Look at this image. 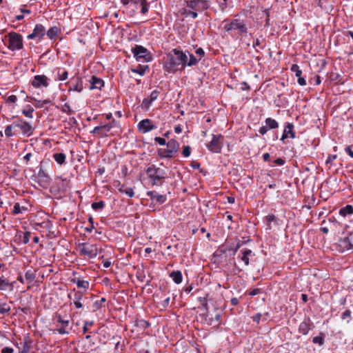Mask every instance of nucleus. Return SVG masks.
Instances as JSON below:
<instances>
[{
    "label": "nucleus",
    "mask_w": 353,
    "mask_h": 353,
    "mask_svg": "<svg viewBox=\"0 0 353 353\" xmlns=\"http://www.w3.org/2000/svg\"><path fill=\"white\" fill-rule=\"evenodd\" d=\"M187 55L181 50L174 48L166 54L163 69L168 73L183 70L186 66Z\"/></svg>",
    "instance_id": "nucleus-1"
},
{
    "label": "nucleus",
    "mask_w": 353,
    "mask_h": 353,
    "mask_svg": "<svg viewBox=\"0 0 353 353\" xmlns=\"http://www.w3.org/2000/svg\"><path fill=\"white\" fill-rule=\"evenodd\" d=\"M145 172L152 186H161L167 178V172L154 164L149 165Z\"/></svg>",
    "instance_id": "nucleus-2"
},
{
    "label": "nucleus",
    "mask_w": 353,
    "mask_h": 353,
    "mask_svg": "<svg viewBox=\"0 0 353 353\" xmlns=\"http://www.w3.org/2000/svg\"><path fill=\"white\" fill-rule=\"evenodd\" d=\"M224 30L232 34L233 32L238 35H242L248 32V28L244 19H233L225 20Z\"/></svg>",
    "instance_id": "nucleus-3"
},
{
    "label": "nucleus",
    "mask_w": 353,
    "mask_h": 353,
    "mask_svg": "<svg viewBox=\"0 0 353 353\" xmlns=\"http://www.w3.org/2000/svg\"><path fill=\"white\" fill-rule=\"evenodd\" d=\"M3 42L8 48L12 51L20 50L23 48V37L16 32H10L5 35Z\"/></svg>",
    "instance_id": "nucleus-4"
},
{
    "label": "nucleus",
    "mask_w": 353,
    "mask_h": 353,
    "mask_svg": "<svg viewBox=\"0 0 353 353\" xmlns=\"http://www.w3.org/2000/svg\"><path fill=\"white\" fill-rule=\"evenodd\" d=\"M54 324L56 325V328L52 330L53 334H68L70 328V320L63 319L59 313H55L52 319Z\"/></svg>",
    "instance_id": "nucleus-5"
},
{
    "label": "nucleus",
    "mask_w": 353,
    "mask_h": 353,
    "mask_svg": "<svg viewBox=\"0 0 353 353\" xmlns=\"http://www.w3.org/2000/svg\"><path fill=\"white\" fill-rule=\"evenodd\" d=\"M78 248L80 254L88 259L96 257L99 253V248L96 244L81 243L79 244Z\"/></svg>",
    "instance_id": "nucleus-6"
},
{
    "label": "nucleus",
    "mask_w": 353,
    "mask_h": 353,
    "mask_svg": "<svg viewBox=\"0 0 353 353\" xmlns=\"http://www.w3.org/2000/svg\"><path fill=\"white\" fill-rule=\"evenodd\" d=\"M13 122L19 134H21L23 136L29 137L33 134L34 128L29 122L21 118H19Z\"/></svg>",
    "instance_id": "nucleus-7"
},
{
    "label": "nucleus",
    "mask_w": 353,
    "mask_h": 353,
    "mask_svg": "<svg viewBox=\"0 0 353 353\" xmlns=\"http://www.w3.org/2000/svg\"><path fill=\"white\" fill-rule=\"evenodd\" d=\"M131 51L137 61L143 60L146 62H150L152 59L150 52L142 46L135 45V46L132 48Z\"/></svg>",
    "instance_id": "nucleus-8"
},
{
    "label": "nucleus",
    "mask_w": 353,
    "mask_h": 353,
    "mask_svg": "<svg viewBox=\"0 0 353 353\" xmlns=\"http://www.w3.org/2000/svg\"><path fill=\"white\" fill-rule=\"evenodd\" d=\"M224 138L221 134H212V139L207 145V148L213 153L221 151Z\"/></svg>",
    "instance_id": "nucleus-9"
},
{
    "label": "nucleus",
    "mask_w": 353,
    "mask_h": 353,
    "mask_svg": "<svg viewBox=\"0 0 353 353\" xmlns=\"http://www.w3.org/2000/svg\"><path fill=\"white\" fill-rule=\"evenodd\" d=\"M84 297V292L81 290L74 288L70 293L68 294V298L72 301L75 308L81 309L83 307V303L81 302Z\"/></svg>",
    "instance_id": "nucleus-10"
},
{
    "label": "nucleus",
    "mask_w": 353,
    "mask_h": 353,
    "mask_svg": "<svg viewBox=\"0 0 353 353\" xmlns=\"http://www.w3.org/2000/svg\"><path fill=\"white\" fill-rule=\"evenodd\" d=\"M66 85L68 88V91H74L80 93L83 90V79L78 74H75L67 82Z\"/></svg>",
    "instance_id": "nucleus-11"
},
{
    "label": "nucleus",
    "mask_w": 353,
    "mask_h": 353,
    "mask_svg": "<svg viewBox=\"0 0 353 353\" xmlns=\"http://www.w3.org/2000/svg\"><path fill=\"white\" fill-rule=\"evenodd\" d=\"M115 120L112 119L109 123L96 126L91 131V133L99 134L101 137H108V132L115 126Z\"/></svg>",
    "instance_id": "nucleus-12"
},
{
    "label": "nucleus",
    "mask_w": 353,
    "mask_h": 353,
    "mask_svg": "<svg viewBox=\"0 0 353 353\" xmlns=\"http://www.w3.org/2000/svg\"><path fill=\"white\" fill-rule=\"evenodd\" d=\"M157 128L153 121L149 119H144L137 124V129L139 132L145 134Z\"/></svg>",
    "instance_id": "nucleus-13"
},
{
    "label": "nucleus",
    "mask_w": 353,
    "mask_h": 353,
    "mask_svg": "<svg viewBox=\"0 0 353 353\" xmlns=\"http://www.w3.org/2000/svg\"><path fill=\"white\" fill-rule=\"evenodd\" d=\"M45 34V27L42 24L38 23L35 25L33 32L28 34L27 38L28 39H37L38 41H40L43 39Z\"/></svg>",
    "instance_id": "nucleus-14"
},
{
    "label": "nucleus",
    "mask_w": 353,
    "mask_h": 353,
    "mask_svg": "<svg viewBox=\"0 0 353 353\" xmlns=\"http://www.w3.org/2000/svg\"><path fill=\"white\" fill-rule=\"evenodd\" d=\"M187 6L194 10H205L209 8V5L206 0H191L188 1Z\"/></svg>",
    "instance_id": "nucleus-15"
},
{
    "label": "nucleus",
    "mask_w": 353,
    "mask_h": 353,
    "mask_svg": "<svg viewBox=\"0 0 353 353\" xmlns=\"http://www.w3.org/2000/svg\"><path fill=\"white\" fill-rule=\"evenodd\" d=\"M159 94V90H154L148 97L143 99L141 104V108L144 110H148L152 103L157 99Z\"/></svg>",
    "instance_id": "nucleus-16"
},
{
    "label": "nucleus",
    "mask_w": 353,
    "mask_h": 353,
    "mask_svg": "<svg viewBox=\"0 0 353 353\" xmlns=\"http://www.w3.org/2000/svg\"><path fill=\"white\" fill-rule=\"evenodd\" d=\"M48 80V77L44 74L35 75L31 81V85L35 88H39L41 86L46 88L49 85Z\"/></svg>",
    "instance_id": "nucleus-17"
},
{
    "label": "nucleus",
    "mask_w": 353,
    "mask_h": 353,
    "mask_svg": "<svg viewBox=\"0 0 353 353\" xmlns=\"http://www.w3.org/2000/svg\"><path fill=\"white\" fill-rule=\"evenodd\" d=\"M112 185L115 188H117L119 190V192L125 194L130 198L134 196V192L133 189L132 188L126 187L125 185L122 184L120 181H114Z\"/></svg>",
    "instance_id": "nucleus-18"
},
{
    "label": "nucleus",
    "mask_w": 353,
    "mask_h": 353,
    "mask_svg": "<svg viewBox=\"0 0 353 353\" xmlns=\"http://www.w3.org/2000/svg\"><path fill=\"white\" fill-rule=\"evenodd\" d=\"M52 74L54 81H63L66 80L68 77V71L65 68L62 67L55 68L52 71Z\"/></svg>",
    "instance_id": "nucleus-19"
},
{
    "label": "nucleus",
    "mask_w": 353,
    "mask_h": 353,
    "mask_svg": "<svg viewBox=\"0 0 353 353\" xmlns=\"http://www.w3.org/2000/svg\"><path fill=\"white\" fill-rule=\"evenodd\" d=\"M294 124L292 123H286L284 126V130L281 138V141H284V140L288 137L295 139L296 132L294 130Z\"/></svg>",
    "instance_id": "nucleus-20"
},
{
    "label": "nucleus",
    "mask_w": 353,
    "mask_h": 353,
    "mask_svg": "<svg viewBox=\"0 0 353 353\" xmlns=\"http://www.w3.org/2000/svg\"><path fill=\"white\" fill-rule=\"evenodd\" d=\"M37 178L39 183L43 188H47L50 183L51 179L50 176L42 168H39Z\"/></svg>",
    "instance_id": "nucleus-21"
},
{
    "label": "nucleus",
    "mask_w": 353,
    "mask_h": 353,
    "mask_svg": "<svg viewBox=\"0 0 353 353\" xmlns=\"http://www.w3.org/2000/svg\"><path fill=\"white\" fill-rule=\"evenodd\" d=\"M339 245L342 252L353 248V230L347 237L339 241Z\"/></svg>",
    "instance_id": "nucleus-22"
},
{
    "label": "nucleus",
    "mask_w": 353,
    "mask_h": 353,
    "mask_svg": "<svg viewBox=\"0 0 353 353\" xmlns=\"http://www.w3.org/2000/svg\"><path fill=\"white\" fill-rule=\"evenodd\" d=\"M15 283V281H10V280L4 276H0V291H13Z\"/></svg>",
    "instance_id": "nucleus-23"
},
{
    "label": "nucleus",
    "mask_w": 353,
    "mask_h": 353,
    "mask_svg": "<svg viewBox=\"0 0 353 353\" xmlns=\"http://www.w3.org/2000/svg\"><path fill=\"white\" fill-rule=\"evenodd\" d=\"M314 327V324L310 318L305 319L304 321L299 325V332L303 335H306Z\"/></svg>",
    "instance_id": "nucleus-24"
},
{
    "label": "nucleus",
    "mask_w": 353,
    "mask_h": 353,
    "mask_svg": "<svg viewBox=\"0 0 353 353\" xmlns=\"http://www.w3.org/2000/svg\"><path fill=\"white\" fill-rule=\"evenodd\" d=\"M146 195L150 197L152 201H155L157 203L163 204L166 200V196L160 194L156 191H148L146 192Z\"/></svg>",
    "instance_id": "nucleus-25"
},
{
    "label": "nucleus",
    "mask_w": 353,
    "mask_h": 353,
    "mask_svg": "<svg viewBox=\"0 0 353 353\" xmlns=\"http://www.w3.org/2000/svg\"><path fill=\"white\" fill-rule=\"evenodd\" d=\"M90 83V89H98L101 90V88L104 86V81L102 79L99 78L94 75L92 76L89 80Z\"/></svg>",
    "instance_id": "nucleus-26"
},
{
    "label": "nucleus",
    "mask_w": 353,
    "mask_h": 353,
    "mask_svg": "<svg viewBox=\"0 0 353 353\" xmlns=\"http://www.w3.org/2000/svg\"><path fill=\"white\" fill-rule=\"evenodd\" d=\"M72 283L77 285L78 288L83 289V292H85L90 287V283L88 281L81 279V278L74 277L70 280Z\"/></svg>",
    "instance_id": "nucleus-27"
},
{
    "label": "nucleus",
    "mask_w": 353,
    "mask_h": 353,
    "mask_svg": "<svg viewBox=\"0 0 353 353\" xmlns=\"http://www.w3.org/2000/svg\"><path fill=\"white\" fill-rule=\"evenodd\" d=\"M240 253L238 258L244 263L245 265H248L250 263L248 256L252 254V251L250 249H244L241 250Z\"/></svg>",
    "instance_id": "nucleus-28"
},
{
    "label": "nucleus",
    "mask_w": 353,
    "mask_h": 353,
    "mask_svg": "<svg viewBox=\"0 0 353 353\" xmlns=\"http://www.w3.org/2000/svg\"><path fill=\"white\" fill-rule=\"evenodd\" d=\"M4 132L8 138L19 135L17 130L15 129L14 122L6 127Z\"/></svg>",
    "instance_id": "nucleus-29"
},
{
    "label": "nucleus",
    "mask_w": 353,
    "mask_h": 353,
    "mask_svg": "<svg viewBox=\"0 0 353 353\" xmlns=\"http://www.w3.org/2000/svg\"><path fill=\"white\" fill-rule=\"evenodd\" d=\"M61 32V30L59 27L58 26H53V27H51L47 32H46V34L48 36V37L52 40L54 39H55L57 37H58Z\"/></svg>",
    "instance_id": "nucleus-30"
},
{
    "label": "nucleus",
    "mask_w": 353,
    "mask_h": 353,
    "mask_svg": "<svg viewBox=\"0 0 353 353\" xmlns=\"http://www.w3.org/2000/svg\"><path fill=\"white\" fill-rule=\"evenodd\" d=\"M36 278V271L34 270H28L25 273V279L28 284V289L30 288V285Z\"/></svg>",
    "instance_id": "nucleus-31"
},
{
    "label": "nucleus",
    "mask_w": 353,
    "mask_h": 353,
    "mask_svg": "<svg viewBox=\"0 0 353 353\" xmlns=\"http://www.w3.org/2000/svg\"><path fill=\"white\" fill-rule=\"evenodd\" d=\"M170 277L172 278L173 281L176 283L179 284L182 282L183 280V276L182 273L179 270L172 271L170 273Z\"/></svg>",
    "instance_id": "nucleus-32"
},
{
    "label": "nucleus",
    "mask_w": 353,
    "mask_h": 353,
    "mask_svg": "<svg viewBox=\"0 0 353 353\" xmlns=\"http://www.w3.org/2000/svg\"><path fill=\"white\" fill-rule=\"evenodd\" d=\"M54 160L59 165H63L65 163L66 155L64 153H54L52 155Z\"/></svg>",
    "instance_id": "nucleus-33"
},
{
    "label": "nucleus",
    "mask_w": 353,
    "mask_h": 353,
    "mask_svg": "<svg viewBox=\"0 0 353 353\" xmlns=\"http://www.w3.org/2000/svg\"><path fill=\"white\" fill-rule=\"evenodd\" d=\"M57 183L59 186L57 190L58 192H65L66 186L68 185V181L66 179L58 177L57 179Z\"/></svg>",
    "instance_id": "nucleus-34"
},
{
    "label": "nucleus",
    "mask_w": 353,
    "mask_h": 353,
    "mask_svg": "<svg viewBox=\"0 0 353 353\" xmlns=\"http://www.w3.org/2000/svg\"><path fill=\"white\" fill-rule=\"evenodd\" d=\"M28 211V208L26 206H21L19 203H15L13 207L12 213L14 215L23 214Z\"/></svg>",
    "instance_id": "nucleus-35"
},
{
    "label": "nucleus",
    "mask_w": 353,
    "mask_h": 353,
    "mask_svg": "<svg viewBox=\"0 0 353 353\" xmlns=\"http://www.w3.org/2000/svg\"><path fill=\"white\" fill-rule=\"evenodd\" d=\"M149 70L148 65H138L137 68H132L131 71L134 73L139 74L141 76H143L146 71Z\"/></svg>",
    "instance_id": "nucleus-36"
},
{
    "label": "nucleus",
    "mask_w": 353,
    "mask_h": 353,
    "mask_svg": "<svg viewBox=\"0 0 353 353\" xmlns=\"http://www.w3.org/2000/svg\"><path fill=\"white\" fill-rule=\"evenodd\" d=\"M265 125L269 130L276 129L279 128V123L274 119L270 117L265 119Z\"/></svg>",
    "instance_id": "nucleus-37"
},
{
    "label": "nucleus",
    "mask_w": 353,
    "mask_h": 353,
    "mask_svg": "<svg viewBox=\"0 0 353 353\" xmlns=\"http://www.w3.org/2000/svg\"><path fill=\"white\" fill-rule=\"evenodd\" d=\"M30 99L34 101V105L37 108H41L45 105L50 104L52 103V101L50 99H47L41 101V100H37L35 98L30 97Z\"/></svg>",
    "instance_id": "nucleus-38"
},
{
    "label": "nucleus",
    "mask_w": 353,
    "mask_h": 353,
    "mask_svg": "<svg viewBox=\"0 0 353 353\" xmlns=\"http://www.w3.org/2000/svg\"><path fill=\"white\" fill-rule=\"evenodd\" d=\"M167 146L169 149H170L174 153H176L179 148V143L175 139H171L167 143Z\"/></svg>",
    "instance_id": "nucleus-39"
},
{
    "label": "nucleus",
    "mask_w": 353,
    "mask_h": 353,
    "mask_svg": "<svg viewBox=\"0 0 353 353\" xmlns=\"http://www.w3.org/2000/svg\"><path fill=\"white\" fill-rule=\"evenodd\" d=\"M105 301L106 299L104 297H102L101 299L94 301L92 305L93 312H96L102 307H104Z\"/></svg>",
    "instance_id": "nucleus-40"
},
{
    "label": "nucleus",
    "mask_w": 353,
    "mask_h": 353,
    "mask_svg": "<svg viewBox=\"0 0 353 353\" xmlns=\"http://www.w3.org/2000/svg\"><path fill=\"white\" fill-rule=\"evenodd\" d=\"M23 347L21 350V353H28L32 346V341L27 337L24 339L23 343Z\"/></svg>",
    "instance_id": "nucleus-41"
},
{
    "label": "nucleus",
    "mask_w": 353,
    "mask_h": 353,
    "mask_svg": "<svg viewBox=\"0 0 353 353\" xmlns=\"http://www.w3.org/2000/svg\"><path fill=\"white\" fill-rule=\"evenodd\" d=\"M353 214V207L350 205H347L346 206L342 208L339 210V214L345 216L347 215Z\"/></svg>",
    "instance_id": "nucleus-42"
},
{
    "label": "nucleus",
    "mask_w": 353,
    "mask_h": 353,
    "mask_svg": "<svg viewBox=\"0 0 353 353\" xmlns=\"http://www.w3.org/2000/svg\"><path fill=\"white\" fill-rule=\"evenodd\" d=\"M175 153H174L170 149L168 148L167 149L163 150L162 152H159V155L161 158H172L175 156Z\"/></svg>",
    "instance_id": "nucleus-43"
},
{
    "label": "nucleus",
    "mask_w": 353,
    "mask_h": 353,
    "mask_svg": "<svg viewBox=\"0 0 353 353\" xmlns=\"http://www.w3.org/2000/svg\"><path fill=\"white\" fill-rule=\"evenodd\" d=\"M34 109L30 105H27L26 109L22 110V114L28 118L32 119L33 117L32 113Z\"/></svg>",
    "instance_id": "nucleus-44"
},
{
    "label": "nucleus",
    "mask_w": 353,
    "mask_h": 353,
    "mask_svg": "<svg viewBox=\"0 0 353 353\" xmlns=\"http://www.w3.org/2000/svg\"><path fill=\"white\" fill-rule=\"evenodd\" d=\"M324 337L325 334L322 332L320 333L319 336H315L312 339V342L315 344H319L320 345H323L324 343Z\"/></svg>",
    "instance_id": "nucleus-45"
},
{
    "label": "nucleus",
    "mask_w": 353,
    "mask_h": 353,
    "mask_svg": "<svg viewBox=\"0 0 353 353\" xmlns=\"http://www.w3.org/2000/svg\"><path fill=\"white\" fill-rule=\"evenodd\" d=\"M291 71L294 72L295 76L296 77H300L302 74V70L300 69L299 66L297 64H293L291 66Z\"/></svg>",
    "instance_id": "nucleus-46"
},
{
    "label": "nucleus",
    "mask_w": 353,
    "mask_h": 353,
    "mask_svg": "<svg viewBox=\"0 0 353 353\" xmlns=\"http://www.w3.org/2000/svg\"><path fill=\"white\" fill-rule=\"evenodd\" d=\"M137 325L143 330H145L150 326V323L146 320L141 319L137 321Z\"/></svg>",
    "instance_id": "nucleus-47"
},
{
    "label": "nucleus",
    "mask_w": 353,
    "mask_h": 353,
    "mask_svg": "<svg viewBox=\"0 0 353 353\" xmlns=\"http://www.w3.org/2000/svg\"><path fill=\"white\" fill-rule=\"evenodd\" d=\"M104 202L101 201L99 202H94L92 203V208L94 210H101L104 208Z\"/></svg>",
    "instance_id": "nucleus-48"
},
{
    "label": "nucleus",
    "mask_w": 353,
    "mask_h": 353,
    "mask_svg": "<svg viewBox=\"0 0 353 353\" xmlns=\"http://www.w3.org/2000/svg\"><path fill=\"white\" fill-rule=\"evenodd\" d=\"M199 60L192 54H190L189 60L187 59L186 65L192 66L198 63Z\"/></svg>",
    "instance_id": "nucleus-49"
},
{
    "label": "nucleus",
    "mask_w": 353,
    "mask_h": 353,
    "mask_svg": "<svg viewBox=\"0 0 353 353\" xmlns=\"http://www.w3.org/2000/svg\"><path fill=\"white\" fill-rule=\"evenodd\" d=\"M61 112L66 113L69 115L73 113V110L71 109L70 106L68 103H65L61 108Z\"/></svg>",
    "instance_id": "nucleus-50"
},
{
    "label": "nucleus",
    "mask_w": 353,
    "mask_h": 353,
    "mask_svg": "<svg viewBox=\"0 0 353 353\" xmlns=\"http://www.w3.org/2000/svg\"><path fill=\"white\" fill-rule=\"evenodd\" d=\"M190 154H191V148L189 145H184L183 147L182 154L185 157H190Z\"/></svg>",
    "instance_id": "nucleus-51"
},
{
    "label": "nucleus",
    "mask_w": 353,
    "mask_h": 353,
    "mask_svg": "<svg viewBox=\"0 0 353 353\" xmlns=\"http://www.w3.org/2000/svg\"><path fill=\"white\" fill-rule=\"evenodd\" d=\"M265 219H266L267 222L268 223V228H270V229L271 228L270 223L271 222H276V221H277L276 217L274 214H269V215L266 216Z\"/></svg>",
    "instance_id": "nucleus-52"
},
{
    "label": "nucleus",
    "mask_w": 353,
    "mask_h": 353,
    "mask_svg": "<svg viewBox=\"0 0 353 353\" xmlns=\"http://www.w3.org/2000/svg\"><path fill=\"white\" fill-rule=\"evenodd\" d=\"M33 157V154L31 153V152H28L26 154H25L23 157V163L26 165H28V163L29 161L31 160V159Z\"/></svg>",
    "instance_id": "nucleus-53"
},
{
    "label": "nucleus",
    "mask_w": 353,
    "mask_h": 353,
    "mask_svg": "<svg viewBox=\"0 0 353 353\" xmlns=\"http://www.w3.org/2000/svg\"><path fill=\"white\" fill-rule=\"evenodd\" d=\"M30 232H26L23 233V235L22 237V242L23 244H27L30 241Z\"/></svg>",
    "instance_id": "nucleus-54"
},
{
    "label": "nucleus",
    "mask_w": 353,
    "mask_h": 353,
    "mask_svg": "<svg viewBox=\"0 0 353 353\" xmlns=\"http://www.w3.org/2000/svg\"><path fill=\"white\" fill-rule=\"evenodd\" d=\"M336 158H337L336 154H329L326 159L325 163L332 165L333 161L335 160Z\"/></svg>",
    "instance_id": "nucleus-55"
},
{
    "label": "nucleus",
    "mask_w": 353,
    "mask_h": 353,
    "mask_svg": "<svg viewBox=\"0 0 353 353\" xmlns=\"http://www.w3.org/2000/svg\"><path fill=\"white\" fill-rule=\"evenodd\" d=\"M17 101V97L14 94L10 95L6 100L7 103H14Z\"/></svg>",
    "instance_id": "nucleus-56"
},
{
    "label": "nucleus",
    "mask_w": 353,
    "mask_h": 353,
    "mask_svg": "<svg viewBox=\"0 0 353 353\" xmlns=\"http://www.w3.org/2000/svg\"><path fill=\"white\" fill-rule=\"evenodd\" d=\"M154 141L161 145H165L167 144L165 139L159 137H156Z\"/></svg>",
    "instance_id": "nucleus-57"
},
{
    "label": "nucleus",
    "mask_w": 353,
    "mask_h": 353,
    "mask_svg": "<svg viewBox=\"0 0 353 353\" xmlns=\"http://www.w3.org/2000/svg\"><path fill=\"white\" fill-rule=\"evenodd\" d=\"M261 292V290L259 288H254L250 290L249 295L254 296Z\"/></svg>",
    "instance_id": "nucleus-58"
},
{
    "label": "nucleus",
    "mask_w": 353,
    "mask_h": 353,
    "mask_svg": "<svg viewBox=\"0 0 353 353\" xmlns=\"http://www.w3.org/2000/svg\"><path fill=\"white\" fill-rule=\"evenodd\" d=\"M345 151L350 157L353 158V144L346 147Z\"/></svg>",
    "instance_id": "nucleus-59"
},
{
    "label": "nucleus",
    "mask_w": 353,
    "mask_h": 353,
    "mask_svg": "<svg viewBox=\"0 0 353 353\" xmlns=\"http://www.w3.org/2000/svg\"><path fill=\"white\" fill-rule=\"evenodd\" d=\"M93 325L92 321H85L84 323V326L83 327V333H86L88 332V326H92Z\"/></svg>",
    "instance_id": "nucleus-60"
},
{
    "label": "nucleus",
    "mask_w": 353,
    "mask_h": 353,
    "mask_svg": "<svg viewBox=\"0 0 353 353\" xmlns=\"http://www.w3.org/2000/svg\"><path fill=\"white\" fill-rule=\"evenodd\" d=\"M195 53L199 57V59H201L205 54L204 50L201 48H197Z\"/></svg>",
    "instance_id": "nucleus-61"
},
{
    "label": "nucleus",
    "mask_w": 353,
    "mask_h": 353,
    "mask_svg": "<svg viewBox=\"0 0 353 353\" xmlns=\"http://www.w3.org/2000/svg\"><path fill=\"white\" fill-rule=\"evenodd\" d=\"M170 297H168L166 299H165L161 303V305L163 307V308H166L168 307L169 304H170Z\"/></svg>",
    "instance_id": "nucleus-62"
},
{
    "label": "nucleus",
    "mask_w": 353,
    "mask_h": 353,
    "mask_svg": "<svg viewBox=\"0 0 353 353\" xmlns=\"http://www.w3.org/2000/svg\"><path fill=\"white\" fill-rule=\"evenodd\" d=\"M351 316V311L350 310H346L345 312H343L341 315L342 319H345L347 318L350 317Z\"/></svg>",
    "instance_id": "nucleus-63"
},
{
    "label": "nucleus",
    "mask_w": 353,
    "mask_h": 353,
    "mask_svg": "<svg viewBox=\"0 0 353 353\" xmlns=\"http://www.w3.org/2000/svg\"><path fill=\"white\" fill-rule=\"evenodd\" d=\"M14 350L10 347H6L1 350V353H13Z\"/></svg>",
    "instance_id": "nucleus-64"
}]
</instances>
